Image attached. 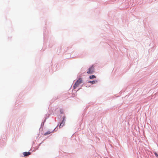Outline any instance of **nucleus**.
Segmentation results:
<instances>
[{
    "label": "nucleus",
    "mask_w": 158,
    "mask_h": 158,
    "mask_svg": "<svg viewBox=\"0 0 158 158\" xmlns=\"http://www.w3.org/2000/svg\"><path fill=\"white\" fill-rule=\"evenodd\" d=\"M82 82V78H79L77 81H76L75 84L73 85V89H76L79 84Z\"/></svg>",
    "instance_id": "nucleus-1"
},
{
    "label": "nucleus",
    "mask_w": 158,
    "mask_h": 158,
    "mask_svg": "<svg viewBox=\"0 0 158 158\" xmlns=\"http://www.w3.org/2000/svg\"><path fill=\"white\" fill-rule=\"evenodd\" d=\"M44 123L42 122V123L39 129L40 131L41 130H43V128L41 129V128L43 127H44Z\"/></svg>",
    "instance_id": "nucleus-8"
},
{
    "label": "nucleus",
    "mask_w": 158,
    "mask_h": 158,
    "mask_svg": "<svg viewBox=\"0 0 158 158\" xmlns=\"http://www.w3.org/2000/svg\"><path fill=\"white\" fill-rule=\"evenodd\" d=\"M62 119L61 121L62 122H64L65 123V120H66V117L65 116H63L62 117Z\"/></svg>",
    "instance_id": "nucleus-9"
},
{
    "label": "nucleus",
    "mask_w": 158,
    "mask_h": 158,
    "mask_svg": "<svg viewBox=\"0 0 158 158\" xmlns=\"http://www.w3.org/2000/svg\"><path fill=\"white\" fill-rule=\"evenodd\" d=\"M56 128H55L52 131H48L47 132H45L44 134V135H48L50 134L51 133L53 132V131H55V130H56Z\"/></svg>",
    "instance_id": "nucleus-5"
},
{
    "label": "nucleus",
    "mask_w": 158,
    "mask_h": 158,
    "mask_svg": "<svg viewBox=\"0 0 158 158\" xmlns=\"http://www.w3.org/2000/svg\"><path fill=\"white\" fill-rule=\"evenodd\" d=\"M48 117H46L45 119L42 122L43 123H45L46 122V119L48 118Z\"/></svg>",
    "instance_id": "nucleus-12"
},
{
    "label": "nucleus",
    "mask_w": 158,
    "mask_h": 158,
    "mask_svg": "<svg viewBox=\"0 0 158 158\" xmlns=\"http://www.w3.org/2000/svg\"><path fill=\"white\" fill-rule=\"evenodd\" d=\"M60 113L61 114H64V111L62 109H60Z\"/></svg>",
    "instance_id": "nucleus-10"
},
{
    "label": "nucleus",
    "mask_w": 158,
    "mask_h": 158,
    "mask_svg": "<svg viewBox=\"0 0 158 158\" xmlns=\"http://www.w3.org/2000/svg\"><path fill=\"white\" fill-rule=\"evenodd\" d=\"M154 154L155 155V156H156L158 158V154L156 152H154Z\"/></svg>",
    "instance_id": "nucleus-11"
},
{
    "label": "nucleus",
    "mask_w": 158,
    "mask_h": 158,
    "mask_svg": "<svg viewBox=\"0 0 158 158\" xmlns=\"http://www.w3.org/2000/svg\"><path fill=\"white\" fill-rule=\"evenodd\" d=\"M81 88H79L78 90H79V89H80Z\"/></svg>",
    "instance_id": "nucleus-15"
},
{
    "label": "nucleus",
    "mask_w": 158,
    "mask_h": 158,
    "mask_svg": "<svg viewBox=\"0 0 158 158\" xmlns=\"http://www.w3.org/2000/svg\"><path fill=\"white\" fill-rule=\"evenodd\" d=\"M98 82V81L97 80H93L92 81H89L87 82V83H91L92 85H93Z\"/></svg>",
    "instance_id": "nucleus-4"
},
{
    "label": "nucleus",
    "mask_w": 158,
    "mask_h": 158,
    "mask_svg": "<svg viewBox=\"0 0 158 158\" xmlns=\"http://www.w3.org/2000/svg\"><path fill=\"white\" fill-rule=\"evenodd\" d=\"M23 156L24 157H26L28 156L31 154V152H25L23 153Z\"/></svg>",
    "instance_id": "nucleus-3"
},
{
    "label": "nucleus",
    "mask_w": 158,
    "mask_h": 158,
    "mask_svg": "<svg viewBox=\"0 0 158 158\" xmlns=\"http://www.w3.org/2000/svg\"><path fill=\"white\" fill-rule=\"evenodd\" d=\"M43 143V141H42L41 143H40V144H39L38 145V147L37 149H38L39 148V147L41 145V144L42 143Z\"/></svg>",
    "instance_id": "nucleus-13"
},
{
    "label": "nucleus",
    "mask_w": 158,
    "mask_h": 158,
    "mask_svg": "<svg viewBox=\"0 0 158 158\" xmlns=\"http://www.w3.org/2000/svg\"><path fill=\"white\" fill-rule=\"evenodd\" d=\"M94 66L93 65H92L89 68L87 73L88 74H92L94 73Z\"/></svg>",
    "instance_id": "nucleus-2"
},
{
    "label": "nucleus",
    "mask_w": 158,
    "mask_h": 158,
    "mask_svg": "<svg viewBox=\"0 0 158 158\" xmlns=\"http://www.w3.org/2000/svg\"><path fill=\"white\" fill-rule=\"evenodd\" d=\"M64 123H64V122H62L61 121L60 123V125H59V128H61L62 127H63V126L64 125Z\"/></svg>",
    "instance_id": "nucleus-6"
},
{
    "label": "nucleus",
    "mask_w": 158,
    "mask_h": 158,
    "mask_svg": "<svg viewBox=\"0 0 158 158\" xmlns=\"http://www.w3.org/2000/svg\"><path fill=\"white\" fill-rule=\"evenodd\" d=\"M85 84V83H84L83 84V85H84Z\"/></svg>",
    "instance_id": "nucleus-14"
},
{
    "label": "nucleus",
    "mask_w": 158,
    "mask_h": 158,
    "mask_svg": "<svg viewBox=\"0 0 158 158\" xmlns=\"http://www.w3.org/2000/svg\"><path fill=\"white\" fill-rule=\"evenodd\" d=\"M96 77L94 75H90L89 76V79H93L95 78Z\"/></svg>",
    "instance_id": "nucleus-7"
}]
</instances>
